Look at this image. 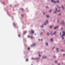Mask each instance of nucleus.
Returning <instances> with one entry per match:
<instances>
[{
    "label": "nucleus",
    "mask_w": 65,
    "mask_h": 65,
    "mask_svg": "<svg viewBox=\"0 0 65 65\" xmlns=\"http://www.w3.org/2000/svg\"><path fill=\"white\" fill-rule=\"evenodd\" d=\"M64 35H65V32H64V31H63V35L61 36V37H62V39H64V37H63V36H64Z\"/></svg>",
    "instance_id": "obj_1"
},
{
    "label": "nucleus",
    "mask_w": 65,
    "mask_h": 65,
    "mask_svg": "<svg viewBox=\"0 0 65 65\" xmlns=\"http://www.w3.org/2000/svg\"><path fill=\"white\" fill-rule=\"evenodd\" d=\"M51 1L52 2H54L55 3H56L57 2V3H59V1H57V2L55 1V2H54V0H51Z\"/></svg>",
    "instance_id": "obj_2"
},
{
    "label": "nucleus",
    "mask_w": 65,
    "mask_h": 65,
    "mask_svg": "<svg viewBox=\"0 0 65 65\" xmlns=\"http://www.w3.org/2000/svg\"><path fill=\"white\" fill-rule=\"evenodd\" d=\"M56 11L55 12V13H56L57 12H60V10H59V11L57 10V8H56Z\"/></svg>",
    "instance_id": "obj_3"
},
{
    "label": "nucleus",
    "mask_w": 65,
    "mask_h": 65,
    "mask_svg": "<svg viewBox=\"0 0 65 65\" xmlns=\"http://www.w3.org/2000/svg\"><path fill=\"white\" fill-rule=\"evenodd\" d=\"M48 24V20L46 21L45 23H44V25H46V24Z\"/></svg>",
    "instance_id": "obj_4"
},
{
    "label": "nucleus",
    "mask_w": 65,
    "mask_h": 65,
    "mask_svg": "<svg viewBox=\"0 0 65 65\" xmlns=\"http://www.w3.org/2000/svg\"><path fill=\"white\" fill-rule=\"evenodd\" d=\"M31 33H32V34H34V31L32 30H31Z\"/></svg>",
    "instance_id": "obj_5"
},
{
    "label": "nucleus",
    "mask_w": 65,
    "mask_h": 65,
    "mask_svg": "<svg viewBox=\"0 0 65 65\" xmlns=\"http://www.w3.org/2000/svg\"><path fill=\"white\" fill-rule=\"evenodd\" d=\"M58 28V26L56 27H54V29H57V28Z\"/></svg>",
    "instance_id": "obj_6"
},
{
    "label": "nucleus",
    "mask_w": 65,
    "mask_h": 65,
    "mask_svg": "<svg viewBox=\"0 0 65 65\" xmlns=\"http://www.w3.org/2000/svg\"><path fill=\"white\" fill-rule=\"evenodd\" d=\"M35 44L34 43L32 45H31V46H35Z\"/></svg>",
    "instance_id": "obj_7"
},
{
    "label": "nucleus",
    "mask_w": 65,
    "mask_h": 65,
    "mask_svg": "<svg viewBox=\"0 0 65 65\" xmlns=\"http://www.w3.org/2000/svg\"><path fill=\"white\" fill-rule=\"evenodd\" d=\"M43 59H45L46 58V57H44H44H43Z\"/></svg>",
    "instance_id": "obj_8"
},
{
    "label": "nucleus",
    "mask_w": 65,
    "mask_h": 65,
    "mask_svg": "<svg viewBox=\"0 0 65 65\" xmlns=\"http://www.w3.org/2000/svg\"><path fill=\"white\" fill-rule=\"evenodd\" d=\"M13 26H15L16 25V24H15V23H13Z\"/></svg>",
    "instance_id": "obj_9"
},
{
    "label": "nucleus",
    "mask_w": 65,
    "mask_h": 65,
    "mask_svg": "<svg viewBox=\"0 0 65 65\" xmlns=\"http://www.w3.org/2000/svg\"><path fill=\"white\" fill-rule=\"evenodd\" d=\"M51 41H53V39L52 38L51 39Z\"/></svg>",
    "instance_id": "obj_10"
},
{
    "label": "nucleus",
    "mask_w": 65,
    "mask_h": 65,
    "mask_svg": "<svg viewBox=\"0 0 65 65\" xmlns=\"http://www.w3.org/2000/svg\"><path fill=\"white\" fill-rule=\"evenodd\" d=\"M57 52L58 53V52L59 51H58V50H59V48H57Z\"/></svg>",
    "instance_id": "obj_11"
},
{
    "label": "nucleus",
    "mask_w": 65,
    "mask_h": 65,
    "mask_svg": "<svg viewBox=\"0 0 65 65\" xmlns=\"http://www.w3.org/2000/svg\"><path fill=\"white\" fill-rule=\"evenodd\" d=\"M46 16L47 18H49V15H47Z\"/></svg>",
    "instance_id": "obj_12"
},
{
    "label": "nucleus",
    "mask_w": 65,
    "mask_h": 65,
    "mask_svg": "<svg viewBox=\"0 0 65 65\" xmlns=\"http://www.w3.org/2000/svg\"><path fill=\"white\" fill-rule=\"evenodd\" d=\"M53 26V25H52L50 26V28H52V27Z\"/></svg>",
    "instance_id": "obj_13"
},
{
    "label": "nucleus",
    "mask_w": 65,
    "mask_h": 65,
    "mask_svg": "<svg viewBox=\"0 0 65 65\" xmlns=\"http://www.w3.org/2000/svg\"><path fill=\"white\" fill-rule=\"evenodd\" d=\"M62 7L63 9H64V7H63V6H62Z\"/></svg>",
    "instance_id": "obj_14"
},
{
    "label": "nucleus",
    "mask_w": 65,
    "mask_h": 65,
    "mask_svg": "<svg viewBox=\"0 0 65 65\" xmlns=\"http://www.w3.org/2000/svg\"><path fill=\"white\" fill-rule=\"evenodd\" d=\"M57 7H58V8H60V7H59L58 6H57Z\"/></svg>",
    "instance_id": "obj_15"
},
{
    "label": "nucleus",
    "mask_w": 65,
    "mask_h": 65,
    "mask_svg": "<svg viewBox=\"0 0 65 65\" xmlns=\"http://www.w3.org/2000/svg\"><path fill=\"white\" fill-rule=\"evenodd\" d=\"M21 10H22V11H24V9H23V8H21Z\"/></svg>",
    "instance_id": "obj_16"
},
{
    "label": "nucleus",
    "mask_w": 65,
    "mask_h": 65,
    "mask_svg": "<svg viewBox=\"0 0 65 65\" xmlns=\"http://www.w3.org/2000/svg\"><path fill=\"white\" fill-rule=\"evenodd\" d=\"M27 33V31H25L24 34H25V33Z\"/></svg>",
    "instance_id": "obj_17"
},
{
    "label": "nucleus",
    "mask_w": 65,
    "mask_h": 65,
    "mask_svg": "<svg viewBox=\"0 0 65 65\" xmlns=\"http://www.w3.org/2000/svg\"><path fill=\"white\" fill-rule=\"evenodd\" d=\"M26 61H28V59H26Z\"/></svg>",
    "instance_id": "obj_18"
},
{
    "label": "nucleus",
    "mask_w": 65,
    "mask_h": 65,
    "mask_svg": "<svg viewBox=\"0 0 65 65\" xmlns=\"http://www.w3.org/2000/svg\"><path fill=\"white\" fill-rule=\"evenodd\" d=\"M55 63H57V61H55Z\"/></svg>",
    "instance_id": "obj_19"
},
{
    "label": "nucleus",
    "mask_w": 65,
    "mask_h": 65,
    "mask_svg": "<svg viewBox=\"0 0 65 65\" xmlns=\"http://www.w3.org/2000/svg\"><path fill=\"white\" fill-rule=\"evenodd\" d=\"M56 33V32L55 31V33H54L53 34V35H54V34H55Z\"/></svg>",
    "instance_id": "obj_20"
},
{
    "label": "nucleus",
    "mask_w": 65,
    "mask_h": 65,
    "mask_svg": "<svg viewBox=\"0 0 65 65\" xmlns=\"http://www.w3.org/2000/svg\"><path fill=\"white\" fill-rule=\"evenodd\" d=\"M18 36H19V37H20V36H21V35H20L19 34L18 35Z\"/></svg>",
    "instance_id": "obj_21"
},
{
    "label": "nucleus",
    "mask_w": 65,
    "mask_h": 65,
    "mask_svg": "<svg viewBox=\"0 0 65 65\" xmlns=\"http://www.w3.org/2000/svg\"><path fill=\"white\" fill-rule=\"evenodd\" d=\"M51 11H52V10H50V11H49V12H51Z\"/></svg>",
    "instance_id": "obj_22"
},
{
    "label": "nucleus",
    "mask_w": 65,
    "mask_h": 65,
    "mask_svg": "<svg viewBox=\"0 0 65 65\" xmlns=\"http://www.w3.org/2000/svg\"><path fill=\"white\" fill-rule=\"evenodd\" d=\"M64 21H62V23L63 24V25H64Z\"/></svg>",
    "instance_id": "obj_23"
},
{
    "label": "nucleus",
    "mask_w": 65,
    "mask_h": 65,
    "mask_svg": "<svg viewBox=\"0 0 65 65\" xmlns=\"http://www.w3.org/2000/svg\"><path fill=\"white\" fill-rule=\"evenodd\" d=\"M46 45H48V44L47 43H46Z\"/></svg>",
    "instance_id": "obj_24"
},
{
    "label": "nucleus",
    "mask_w": 65,
    "mask_h": 65,
    "mask_svg": "<svg viewBox=\"0 0 65 65\" xmlns=\"http://www.w3.org/2000/svg\"><path fill=\"white\" fill-rule=\"evenodd\" d=\"M28 50H30V48L28 47Z\"/></svg>",
    "instance_id": "obj_25"
},
{
    "label": "nucleus",
    "mask_w": 65,
    "mask_h": 65,
    "mask_svg": "<svg viewBox=\"0 0 65 65\" xmlns=\"http://www.w3.org/2000/svg\"><path fill=\"white\" fill-rule=\"evenodd\" d=\"M47 34L48 35H49V33H47Z\"/></svg>",
    "instance_id": "obj_26"
},
{
    "label": "nucleus",
    "mask_w": 65,
    "mask_h": 65,
    "mask_svg": "<svg viewBox=\"0 0 65 65\" xmlns=\"http://www.w3.org/2000/svg\"><path fill=\"white\" fill-rule=\"evenodd\" d=\"M31 59H32V60H34V58H32Z\"/></svg>",
    "instance_id": "obj_27"
},
{
    "label": "nucleus",
    "mask_w": 65,
    "mask_h": 65,
    "mask_svg": "<svg viewBox=\"0 0 65 65\" xmlns=\"http://www.w3.org/2000/svg\"><path fill=\"white\" fill-rule=\"evenodd\" d=\"M39 57H40L41 56V55H40V54H39Z\"/></svg>",
    "instance_id": "obj_28"
},
{
    "label": "nucleus",
    "mask_w": 65,
    "mask_h": 65,
    "mask_svg": "<svg viewBox=\"0 0 65 65\" xmlns=\"http://www.w3.org/2000/svg\"><path fill=\"white\" fill-rule=\"evenodd\" d=\"M61 51H62V52H64V50H62Z\"/></svg>",
    "instance_id": "obj_29"
},
{
    "label": "nucleus",
    "mask_w": 65,
    "mask_h": 65,
    "mask_svg": "<svg viewBox=\"0 0 65 65\" xmlns=\"http://www.w3.org/2000/svg\"><path fill=\"white\" fill-rule=\"evenodd\" d=\"M65 54H63V56H65Z\"/></svg>",
    "instance_id": "obj_30"
},
{
    "label": "nucleus",
    "mask_w": 65,
    "mask_h": 65,
    "mask_svg": "<svg viewBox=\"0 0 65 65\" xmlns=\"http://www.w3.org/2000/svg\"><path fill=\"white\" fill-rule=\"evenodd\" d=\"M33 38V37L31 36V38Z\"/></svg>",
    "instance_id": "obj_31"
},
{
    "label": "nucleus",
    "mask_w": 65,
    "mask_h": 65,
    "mask_svg": "<svg viewBox=\"0 0 65 65\" xmlns=\"http://www.w3.org/2000/svg\"><path fill=\"white\" fill-rule=\"evenodd\" d=\"M55 47H54L53 48V49H54V48H55Z\"/></svg>",
    "instance_id": "obj_32"
},
{
    "label": "nucleus",
    "mask_w": 65,
    "mask_h": 65,
    "mask_svg": "<svg viewBox=\"0 0 65 65\" xmlns=\"http://www.w3.org/2000/svg\"><path fill=\"white\" fill-rule=\"evenodd\" d=\"M23 16H24V15H22V17H23Z\"/></svg>",
    "instance_id": "obj_33"
},
{
    "label": "nucleus",
    "mask_w": 65,
    "mask_h": 65,
    "mask_svg": "<svg viewBox=\"0 0 65 65\" xmlns=\"http://www.w3.org/2000/svg\"><path fill=\"white\" fill-rule=\"evenodd\" d=\"M10 6L11 7H12V6L11 5H10Z\"/></svg>",
    "instance_id": "obj_34"
},
{
    "label": "nucleus",
    "mask_w": 65,
    "mask_h": 65,
    "mask_svg": "<svg viewBox=\"0 0 65 65\" xmlns=\"http://www.w3.org/2000/svg\"><path fill=\"white\" fill-rule=\"evenodd\" d=\"M61 15V14H58V15Z\"/></svg>",
    "instance_id": "obj_35"
},
{
    "label": "nucleus",
    "mask_w": 65,
    "mask_h": 65,
    "mask_svg": "<svg viewBox=\"0 0 65 65\" xmlns=\"http://www.w3.org/2000/svg\"><path fill=\"white\" fill-rule=\"evenodd\" d=\"M60 35H61V33L60 32Z\"/></svg>",
    "instance_id": "obj_36"
},
{
    "label": "nucleus",
    "mask_w": 65,
    "mask_h": 65,
    "mask_svg": "<svg viewBox=\"0 0 65 65\" xmlns=\"http://www.w3.org/2000/svg\"><path fill=\"white\" fill-rule=\"evenodd\" d=\"M46 8H48V6L46 7Z\"/></svg>",
    "instance_id": "obj_37"
},
{
    "label": "nucleus",
    "mask_w": 65,
    "mask_h": 65,
    "mask_svg": "<svg viewBox=\"0 0 65 65\" xmlns=\"http://www.w3.org/2000/svg\"><path fill=\"white\" fill-rule=\"evenodd\" d=\"M59 21H57L58 23H59Z\"/></svg>",
    "instance_id": "obj_38"
},
{
    "label": "nucleus",
    "mask_w": 65,
    "mask_h": 65,
    "mask_svg": "<svg viewBox=\"0 0 65 65\" xmlns=\"http://www.w3.org/2000/svg\"><path fill=\"white\" fill-rule=\"evenodd\" d=\"M41 27H43V26H41Z\"/></svg>",
    "instance_id": "obj_39"
},
{
    "label": "nucleus",
    "mask_w": 65,
    "mask_h": 65,
    "mask_svg": "<svg viewBox=\"0 0 65 65\" xmlns=\"http://www.w3.org/2000/svg\"><path fill=\"white\" fill-rule=\"evenodd\" d=\"M42 40H42V39H41V41H42Z\"/></svg>",
    "instance_id": "obj_40"
},
{
    "label": "nucleus",
    "mask_w": 65,
    "mask_h": 65,
    "mask_svg": "<svg viewBox=\"0 0 65 65\" xmlns=\"http://www.w3.org/2000/svg\"><path fill=\"white\" fill-rule=\"evenodd\" d=\"M30 37V36H28V37Z\"/></svg>",
    "instance_id": "obj_41"
},
{
    "label": "nucleus",
    "mask_w": 65,
    "mask_h": 65,
    "mask_svg": "<svg viewBox=\"0 0 65 65\" xmlns=\"http://www.w3.org/2000/svg\"><path fill=\"white\" fill-rule=\"evenodd\" d=\"M58 65H60V64L59 63V64H58Z\"/></svg>",
    "instance_id": "obj_42"
},
{
    "label": "nucleus",
    "mask_w": 65,
    "mask_h": 65,
    "mask_svg": "<svg viewBox=\"0 0 65 65\" xmlns=\"http://www.w3.org/2000/svg\"><path fill=\"white\" fill-rule=\"evenodd\" d=\"M42 34V33H41V34Z\"/></svg>",
    "instance_id": "obj_43"
},
{
    "label": "nucleus",
    "mask_w": 65,
    "mask_h": 65,
    "mask_svg": "<svg viewBox=\"0 0 65 65\" xmlns=\"http://www.w3.org/2000/svg\"><path fill=\"white\" fill-rule=\"evenodd\" d=\"M35 35H36V34H35Z\"/></svg>",
    "instance_id": "obj_44"
},
{
    "label": "nucleus",
    "mask_w": 65,
    "mask_h": 65,
    "mask_svg": "<svg viewBox=\"0 0 65 65\" xmlns=\"http://www.w3.org/2000/svg\"><path fill=\"white\" fill-rule=\"evenodd\" d=\"M54 58H55V57H56V56H54Z\"/></svg>",
    "instance_id": "obj_45"
},
{
    "label": "nucleus",
    "mask_w": 65,
    "mask_h": 65,
    "mask_svg": "<svg viewBox=\"0 0 65 65\" xmlns=\"http://www.w3.org/2000/svg\"><path fill=\"white\" fill-rule=\"evenodd\" d=\"M43 14H45V13H43Z\"/></svg>",
    "instance_id": "obj_46"
},
{
    "label": "nucleus",
    "mask_w": 65,
    "mask_h": 65,
    "mask_svg": "<svg viewBox=\"0 0 65 65\" xmlns=\"http://www.w3.org/2000/svg\"><path fill=\"white\" fill-rule=\"evenodd\" d=\"M61 29H62V30H63V28H61Z\"/></svg>",
    "instance_id": "obj_47"
},
{
    "label": "nucleus",
    "mask_w": 65,
    "mask_h": 65,
    "mask_svg": "<svg viewBox=\"0 0 65 65\" xmlns=\"http://www.w3.org/2000/svg\"><path fill=\"white\" fill-rule=\"evenodd\" d=\"M62 64H63V62H62Z\"/></svg>",
    "instance_id": "obj_48"
},
{
    "label": "nucleus",
    "mask_w": 65,
    "mask_h": 65,
    "mask_svg": "<svg viewBox=\"0 0 65 65\" xmlns=\"http://www.w3.org/2000/svg\"><path fill=\"white\" fill-rule=\"evenodd\" d=\"M39 40H40V39H39Z\"/></svg>",
    "instance_id": "obj_49"
},
{
    "label": "nucleus",
    "mask_w": 65,
    "mask_h": 65,
    "mask_svg": "<svg viewBox=\"0 0 65 65\" xmlns=\"http://www.w3.org/2000/svg\"><path fill=\"white\" fill-rule=\"evenodd\" d=\"M31 65H33V64H31Z\"/></svg>",
    "instance_id": "obj_50"
}]
</instances>
